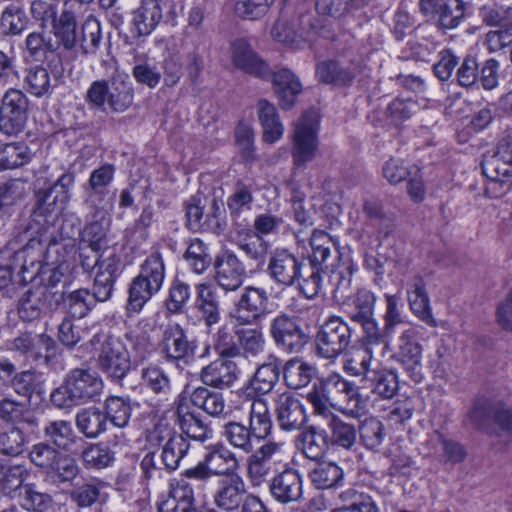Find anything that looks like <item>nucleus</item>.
<instances>
[{"label": "nucleus", "mask_w": 512, "mask_h": 512, "mask_svg": "<svg viewBox=\"0 0 512 512\" xmlns=\"http://www.w3.org/2000/svg\"><path fill=\"white\" fill-rule=\"evenodd\" d=\"M45 243L33 237L20 249L15 242H9L0 250V290L12 280L14 271L18 269L19 281L31 282L42 269Z\"/></svg>", "instance_id": "nucleus-1"}, {"label": "nucleus", "mask_w": 512, "mask_h": 512, "mask_svg": "<svg viewBox=\"0 0 512 512\" xmlns=\"http://www.w3.org/2000/svg\"><path fill=\"white\" fill-rule=\"evenodd\" d=\"M166 275L165 263L159 252L145 258L128 288L127 310L139 313L144 305L162 288Z\"/></svg>", "instance_id": "nucleus-2"}, {"label": "nucleus", "mask_w": 512, "mask_h": 512, "mask_svg": "<svg viewBox=\"0 0 512 512\" xmlns=\"http://www.w3.org/2000/svg\"><path fill=\"white\" fill-rule=\"evenodd\" d=\"M103 381L97 372L91 369L71 370L64 383L51 393V402L58 408H67L89 401L99 396Z\"/></svg>", "instance_id": "nucleus-3"}, {"label": "nucleus", "mask_w": 512, "mask_h": 512, "mask_svg": "<svg viewBox=\"0 0 512 512\" xmlns=\"http://www.w3.org/2000/svg\"><path fill=\"white\" fill-rule=\"evenodd\" d=\"M356 386L339 373H331L316 383L307 394L314 413L322 416L330 414V408L339 402L356 400Z\"/></svg>", "instance_id": "nucleus-4"}, {"label": "nucleus", "mask_w": 512, "mask_h": 512, "mask_svg": "<svg viewBox=\"0 0 512 512\" xmlns=\"http://www.w3.org/2000/svg\"><path fill=\"white\" fill-rule=\"evenodd\" d=\"M100 344L97 367L111 381L120 383L131 369V358L124 342L111 335L96 334L91 344Z\"/></svg>", "instance_id": "nucleus-5"}, {"label": "nucleus", "mask_w": 512, "mask_h": 512, "mask_svg": "<svg viewBox=\"0 0 512 512\" xmlns=\"http://www.w3.org/2000/svg\"><path fill=\"white\" fill-rule=\"evenodd\" d=\"M85 101L92 109L104 111L105 106L116 113L126 111L133 102V90L125 80L93 81L86 91Z\"/></svg>", "instance_id": "nucleus-6"}, {"label": "nucleus", "mask_w": 512, "mask_h": 512, "mask_svg": "<svg viewBox=\"0 0 512 512\" xmlns=\"http://www.w3.org/2000/svg\"><path fill=\"white\" fill-rule=\"evenodd\" d=\"M483 174L489 179L486 186V194L491 198H500L507 194L512 184V147L508 144H500L496 152L485 157L482 162Z\"/></svg>", "instance_id": "nucleus-7"}, {"label": "nucleus", "mask_w": 512, "mask_h": 512, "mask_svg": "<svg viewBox=\"0 0 512 512\" xmlns=\"http://www.w3.org/2000/svg\"><path fill=\"white\" fill-rule=\"evenodd\" d=\"M319 114L315 109L305 111L295 123L292 137L294 165L303 167L311 162L318 148Z\"/></svg>", "instance_id": "nucleus-8"}, {"label": "nucleus", "mask_w": 512, "mask_h": 512, "mask_svg": "<svg viewBox=\"0 0 512 512\" xmlns=\"http://www.w3.org/2000/svg\"><path fill=\"white\" fill-rule=\"evenodd\" d=\"M269 333L276 346L287 353H299L310 340L307 328L286 313L275 316L269 324Z\"/></svg>", "instance_id": "nucleus-9"}, {"label": "nucleus", "mask_w": 512, "mask_h": 512, "mask_svg": "<svg viewBox=\"0 0 512 512\" xmlns=\"http://www.w3.org/2000/svg\"><path fill=\"white\" fill-rule=\"evenodd\" d=\"M352 329L341 317L331 316L319 330L317 352L323 358L332 359L344 353L351 343Z\"/></svg>", "instance_id": "nucleus-10"}, {"label": "nucleus", "mask_w": 512, "mask_h": 512, "mask_svg": "<svg viewBox=\"0 0 512 512\" xmlns=\"http://www.w3.org/2000/svg\"><path fill=\"white\" fill-rule=\"evenodd\" d=\"M189 448V444L186 439L180 435L169 437L168 440L163 444L161 459L165 468H161L156 465L155 453H147L141 463L140 469L143 477L147 480L160 479L164 477L163 471H173L177 469L180 460L185 456Z\"/></svg>", "instance_id": "nucleus-11"}, {"label": "nucleus", "mask_w": 512, "mask_h": 512, "mask_svg": "<svg viewBox=\"0 0 512 512\" xmlns=\"http://www.w3.org/2000/svg\"><path fill=\"white\" fill-rule=\"evenodd\" d=\"M28 99L23 92L9 89L0 104V131L6 136H16L27 122Z\"/></svg>", "instance_id": "nucleus-12"}, {"label": "nucleus", "mask_w": 512, "mask_h": 512, "mask_svg": "<svg viewBox=\"0 0 512 512\" xmlns=\"http://www.w3.org/2000/svg\"><path fill=\"white\" fill-rule=\"evenodd\" d=\"M418 332L414 327L403 330L397 339L396 360L401 364L407 376L419 383L423 379L422 345L417 340Z\"/></svg>", "instance_id": "nucleus-13"}, {"label": "nucleus", "mask_w": 512, "mask_h": 512, "mask_svg": "<svg viewBox=\"0 0 512 512\" xmlns=\"http://www.w3.org/2000/svg\"><path fill=\"white\" fill-rule=\"evenodd\" d=\"M161 349L168 361L189 364L195 358L197 341L190 339L181 325L168 324L163 330Z\"/></svg>", "instance_id": "nucleus-14"}, {"label": "nucleus", "mask_w": 512, "mask_h": 512, "mask_svg": "<svg viewBox=\"0 0 512 512\" xmlns=\"http://www.w3.org/2000/svg\"><path fill=\"white\" fill-rule=\"evenodd\" d=\"M269 297L262 287L246 286L235 303L232 317L239 325H252L267 313Z\"/></svg>", "instance_id": "nucleus-15"}, {"label": "nucleus", "mask_w": 512, "mask_h": 512, "mask_svg": "<svg viewBox=\"0 0 512 512\" xmlns=\"http://www.w3.org/2000/svg\"><path fill=\"white\" fill-rule=\"evenodd\" d=\"M303 262L287 249H275L270 253L267 275L278 286L291 287L302 277Z\"/></svg>", "instance_id": "nucleus-16"}, {"label": "nucleus", "mask_w": 512, "mask_h": 512, "mask_svg": "<svg viewBox=\"0 0 512 512\" xmlns=\"http://www.w3.org/2000/svg\"><path fill=\"white\" fill-rule=\"evenodd\" d=\"M238 462L229 450H218L209 453L204 461L184 473L187 478H209L213 476L233 477Z\"/></svg>", "instance_id": "nucleus-17"}, {"label": "nucleus", "mask_w": 512, "mask_h": 512, "mask_svg": "<svg viewBox=\"0 0 512 512\" xmlns=\"http://www.w3.org/2000/svg\"><path fill=\"white\" fill-rule=\"evenodd\" d=\"M95 265L97 272L92 294L99 302H106L112 297L115 282L122 273L121 260L117 255L111 254L103 259L98 257Z\"/></svg>", "instance_id": "nucleus-18"}, {"label": "nucleus", "mask_w": 512, "mask_h": 512, "mask_svg": "<svg viewBox=\"0 0 512 512\" xmlns=\"http://www.w3.org/2000/svg\"><path fill=\"white\" fill-rule=\"evenodd\" d=\"M470 419L480 429H486L493 421L512 435V411L502 402L478 399L470 412Z\"/></svg>", "instance_id": "nucleus-19"}, {"label": "nucleus", "mask_w": 512, "mask_h": 512, "mask_svg": "<svg viewBox=\"0 0 512 512\" xmlns=\"http://www.w3.org/2000/svg\"><path fill=\"white\" fill-rule=\"evenodd\" d=\"M195 291L194 308L205 326L210 328L219 323L221 305L217 286L211 282H203L195 286Z\"/></svg>", "instance_id": "nucleus-20"}, {"label": "nucleus", "mask_w": 512, "mask_h": 512, "mask_svg": "<svg viewBox=\"0 0 512 512\" xmlns=\"http://www.w3.org/2000/svg\"><path fill=\"white\" fill-rule=\"evenodd\" d=\"M279 426L286 431L299 430L306 422V413L300 399L291 392H284L275 400Z\"/></svg>", "instance_id": "nucleus-21"}, {"label": "nucleus", "mask_w": 512, "mask_h": 512, "mask_svg": "<svg viewBox=\"0 0 512 512\" xmlns=\"http://www.w3.org/2000/svg\"><path fill=\"white\" fill-rule=\"evenodd\" d=\"M230 50L233 64L238 69L262 79L270 75L268 64L254 52L244 38L232 41Z\"/></svg>", "instance_id": "nucleus-22"}, {"label": "nucleus", "mask_w": 512, "mask_h": 512, "mask_svg": "<svg viewBox=\"0 0 512 512\" xmlns=\"http://www.w3.org/2000/svg\"><path fill=\"white\" fill-rule=\"evenodd\" d=\"M75 177L72 173L62 174L57 181L48 190L39 192L38 206L34 210V215L50 213L54 210L52 206L62 210L70 200V189L74 185Z\"/></svg>", "instance_id": "nucleus-23"}, {"label": "nucleus", "mask_w": 512, "mask_h": 512, "mask_svg": "<svg viewBox=\"0 0 512 512\" xmlns=\"http://www.w3.org/2000/svg\"><path fill=\"white\" fill-rule=\"evenodd\" d=\"M243 263L232 252H225L215 262V280L219 287L230 292L239 289L244 281Z\"/></svg>", "instance_id": "nucleus-24"}, {"label": "nucleus", "mask_w": 512, "mask_h": 512, "mask_svg": "<svg viewBox=\"0 0 512 512\" xmlns=\"http://www.w3.org/2000/svg\"><path fill=\"white\" fill-rule=\"evenodd\" d=\"M407 301L412 313L430 327H437L438 322L432 314L426 283L419 275L412 276L407 283Z\"/></svg>", "instance_id": "nucleus-25"}, {"label": "nucleus", "mask_w": 512, "mask_h": 512, "mask_svg": "<svg viewBox=\"0 0 512 512\" xmlns=\"http://www.w3.org/2000/svg\"><path fill=\"white\" fill-rule=\"evenodd\" d=\"M273 90L283 110H290L303 90L299 78L289 69L282 68L273 74Z\"/></svg>", "instance_id": "nucleus-26"}, {"label": "nucleus", "mask_w": 512, "mask_h": 512, "mask_svg": "<svg viewBox=\"0 0 512 512\" xmlns=\"http://www.w3.org/2000/svg\"><path fill=\"white\" fill-rule=\"evenodd\" d=\"M238 374L239 370L234 361L218 359L202 368L200 377L206 386L225 389L235 382Z\"/></svg>", "instance_id": "nucleus-27"}, {"label": "nucleus", "mask_w": 512, "mask_h": 512, "mask_svg": "<svg viewBox=\"0 0 512 512\" xmlns=\"http://www.w3.org/2000/svg\"><path fill=\"white\" fill-rule=\"evenodd\" d=\"M362 69L360 61L343 66L337 61L329 60L317 65L316 75L321 82L326 84L350 85L356 75L362 72Z\"/></svg>", "instance_id": "nucleus-28"}, {"label": "nucleus", "mask_w": 512, "mask_h": 512, "mask_svg": "<svg viewBox=\"0 0 512 512\" xmlns=\"http://www.w3.org/2000/svg\"><path fill=\"white\" fill-rule=\"evenodd\" d=\"M93 212L81 232V240L94 252H100L107 246L106 234L108 230V219L104 206L91 207Z\"/></svg>", "instance_id": "nucleus-29"}, {"label": "nucleus", "mask_w": 512, "mask_h": 512, "mask_svg": "<svg viewBox=\"0 0 512 512\" xmlns=\"http://www.w3.org/2000/svg\"><path fill=\"white\" fill-rule=\"evenodd\" d=\"M311 28L309 18L306 21L302 18L291 22L280 19L272 27L271 35L281 43L298 47L310 39Z\"/></svg>", "instance_id": "nucleus-30"}, {"label": "nucleus", "mask_w": 512, "mask_h": 512, "mask_svg": "<svg viewBox=\"0 0 512 512\" xmlns=\"http://www.w3.org/2000/svg\"><path fill=\"white\" fill-rule=\"evenodd\" d=\"M9 497L18 500L22 508L32 512H54V501L47 493L36 491L32 485L19 482L9 493Z\"/></svg>", "instance_id": "nucleus-31"}, {"label": "nucleus", "mask_w": 512, "mask_h": 512, "mask_svg": "<svg viewBox=\"0 0 512 512\" xmlns=\"http://www.w3.org/2000/svg\"><path fill=\"white\" fill-rule=\"evenodd\" d=\"M162 10L158 0H141L132 12V26L137 36L149 35L159 24Z\"/></svg>", "instance_id": "nucleus-32"}, {"label": "nucleus", "mask_w": 512, "mask_h": 512, "mask_svg": "<svg viewBox=\"0 0 512 512\" xmlns=\"http://www.w3.org/2000/svg\"><path fill=\"white\" fill-rule=\"evenodd\" d=\"M176 416L181 431L187 437L200 442H204L211 438L212 431L202 421L198 414L190 410L189 406L185 402H178Z\"/></svg>", "instance_id": "nucleus-33"}, {"label": "nucleus", "mask_w": 512, "mask_h": 512, "mask_svg": "<svg viewBox=\"0 0 512 512\" xmlns=\"http://www.w3.org/2000/svg\"><path fill=\"white\" fill-rule=\"evenodd\" d=\"M41 346L45 349L44 360L49 365L52 358L55 356L57 345L56 342L48 335L40 334L33 337L30 334H21L16 337L12 342V349L22 354H30L34 359L40 356L38 347Z\"/></svg>", "instance_id": "nucleus-34"}, {"label": "nucleus", "mask_w": 512, "mask_h": 512, "mask_svg": "<svg viewBox=\"0 0 512 512\" xmlns=\"http://www.w3.org/2000/svg\"><path fill=\"white\" fill-rule=\"evenodd\" d=\"M235 243L239 250L257 267L262 266L267 258L269 244L262 236L248 229L246 231H237Z\"/></svg>", "instance_id": "nucleus-35"}, {"label": "nucleus", "mask_w": 512, "mask_h": 512, "mask_svg": "<svg viewBox=\"0 0 512 512\" xmlns=\"http://www.w3.org/2000/svg\"><path fill=\"white\" fill-rule=\"evenodd\" d=\"M48 292L44 287L27 290L19 299L18 313L22 320L39 319L47 309Z\"/></svg>", "instance_id": "nucleus-36"}, {"label": "nucleus", "mask_w": 512, "mask_h": 512, "mask_svg": "<svg viewBox=\"0 0 512 512\" xmlns=\"http://www.w3.org/2000/svg\"><path fill=\"white\" fill-rule=\"evenodd\" d=\"M372 355V348L364 346L352 349L344 355V371L352 376H362L365 380L378 365Z\"/></svg>", "instance_id": "nucleus-37"}, {"label": "nucleus", "mask_w": 512, "mask_h": 512, "mask_svg": "<svg viewBox=\"0 0 512 512\" xmlns=\"http://www.w3.org/2000/svg\"><path fill=\"white\" fill-rule=\"evenodd\" d=\"M257 113L263 128V141L271 144L280 140L284 133V127L276 107L267 100L261 99L257 103Z\"/></svg>", "instance_id": "nucleus-38"}, {"label": "nucleus", "mask_w": 512, "mask_h": 512, "mask_svg": "<svg viewBox=\"0 0 512 512\" xmlns=\"http://www.w3.org/2000/svg\"><path fill=\"white\" fill-rule=\"evenodd\" d=\"M249 410V427L255 440L267 438L272 430V420L267 403L258 398L247 402Z\"/></svg>", "instance_id": "nucleus-39"}, {"label": "nucleus", "mask_w": 512, "mask_h": 512, "mask_svg": "<svg viewBox=\"0 0 512 512\" xmlns=\"http://www.w3.org/2000/svg\"><path fill=\"white\" fill-rule=\"evenodd\" d=\"M114 169L111 165H104L91 173L89 184L91 191L87 197L90 207L105 206L110 200L107 186L111 183Z\"/></svg>", "instance_id": "nucleus-40"}, {"label": "nucleus", "mask_w": 512, "mask_h": 512, "mask_svg": "<svg viewBox=\"0 0 512 512\" xmlns=\"http://www.w3.org/2000/svg\"><path fill=\"white\" fill-rule=\"evenodd\" d=\"M310 245L312 248L311 262L315 265H326L329 258L341 260L339 257L338 243L336 239L323 230H314Z\"/></svg>", "instance_id": "nucleus-41"}, {"label": "nucleus", "mask_w": 512, "mask_h": 512, "mask_svg": "<svg viewBox=\"0 0 512 512\" xmlns=\"http://www.w3.org/2000/svg\"><path fill=\"white\" fill-rule=\"evenodd\" d=\"M316 372L315 366L298 357L288 360L283 368L284 381L292 389L307 386L316 376Z\"/></svg>", "instance_id": "nucleus-42"}, {"label": "nucleus", "mask_w": 512, "mask_h": 512, "mask_svg": "<svg viewBox=\"0 0 512 512\" xmlns=\"http://www.w3.org/2000/svg\"><path fill=\"white\" fill-rule=\"evenodd\" d=\"M355 270L354 264L349 259L340 260L335 266L332 265L328 275V284L334 298L340 300L347 296Z\"/></svg>", "instance_id": "nucleus-43"}, {"label": "nucleus", "mask_w": 512, "mask_h": 512, "mask_svg": "<svg viewBox=\"0 0 512 512\" xmlns=\"http://www.w3.org/2000/svg\"><path fill=\"white\" fill-rule=\"evenodd\" d=\"M280 366V360L272 354L269 355L266 362L255 371L251 380L252 388L259 394L269 393L279 380Z\"/></svg>", "instance_id": "nucleus-44"}, {"label": "nucleus", "mask_w": 512, "mask_h": 512, "mask_svg": "<svg viewBox=\"0 0 512 512\" xmlns=\"http://www.w3.org/2000/svg\"><path fill=\"white\" fill-rule=\"evenodd\" d=\"M43 433L49 444L61 450H70L77 440L71 422L66 420L48 422Z\"/></svg>", "instance_id": "nucleus-45"}, {"label": "nucleus", "mask_w": 512, "mask_h": 512, "mask_svg": "<svg viewBox=\"0 0 512 512\" xmlns=\"http://www.w3.org/2000/svg\"><path fill=\"white\" fill-rule=\"evenodd\" d=\"M31 159V150L23 142L0 145V172L23 167Z\"/></svg>", "instance_id": "nucleus-46"}, {"label": "nucleus", "mask_w": 512, "mask_h": 512, "mask_svg": "<svg viewBox=\"0 0 512 512\" xmlns=\"http://www.w3.org/2000/svg\"><path fill=\"white\" fill-rule=\"evenodd\" d=\"M107 415L97 407L83 409L76 415V426L89 438H95L107 428Z\"/></svg>", "instance_id": "nucleus-47"}, {"label": "nucleus", "mask_w": 512, "mask_h": 512, "mask_svg": "<svg viewBox=\"0 0 512 512\" xmlns=\"http://www.w3.org/2000/svg\"><path fill=\"white\" fill-rule=\"evenodd\" d=\"M299 447L307 458L320 459L328 447L326 431L309 427L299 435Z\"/></svg>", "instance_id": "nucleus-48"}, {"label": "nucleus", "mask_w": 512, "mask_h": 512, "mask_svg": "<svg viewBox=\"0 0 512 512\" xmlns=\"http://www.w3.org/2000/svg\"><path fill=\"white\" fill-rule=\"evenodd\" d=\"M367 381L370 382L373 393L383 399H392L399 389L397 374L391 370L379 369L378 366L373 369Z\"/></svg>", "instance_id": "nucleus-49"}, {"label": "nucleus", "mask_w": 512, "mask_h": 512, "mask_svg": "<svg viewBox=\"0 0 512 512\" xmlns=\"http://www.w3.org/2000/svg\"><path fill=\"white\" fill-rule=\"evenodd\" d=\"M97 302L99 301L95 296L85 288L72 291L64 299L68 315L77 319L86 317L96 306Z\"/></svg>", "instance_id": "nucleus-50"}, {"label": "nucleus", "mask_w": 512, "mask_h": 512, "mask_svg": "<svg viewBox=\"0 0 512 512\" xmlns=\"http://www.w3.org/2000/svg\"><path fill=\"white\" fill-rule=\"evenodd\" d=\"M28 18L24 9L17 4H9L0 16V30L5 36H18L27 28Z\"/></svg>", "instance_id": "nucleus-51"}, {"label": "nucleus", "mask_w": 512, "mask_h": 512, "mask_svg": "<svg viewBox=\"0 0 512 512\" xmlns=\"http://www.w3.org/2000/svg\"><path fill=\"white\" fill-rule=\"evenodd\" d=\"M466 3L463 0H445L433 22L440 28H457L465 17Z\"/></svg>", "instance_id": "nucleus-52"}, {"label": "nucleus", "mask_w": 512, "mask_h": 512, "mask_svg": "<svg viewBox=\"0 0 512 512\" xmlns=\"http://www.w3.org/2000/svg\"><path fill=\"white\" fill-rule=\"evenodd\" d=\"M193 491L188 482L172 483L169 498L163 503L169 512H191L193 505Z\"/></svg>", "instance_id": "nucleus-53"}, {"label": "nucleus", "mask_w": 512, "mask_h": 512, "mask_svg": "<svg viewBox=\"0 0 512 512\" xmlns=\"http://www.w3.org/2000/svg\"><path fill=\"white\" fill-rule=\"evenodd\" d=\"M327 425L331 432L330 440L333 445L347 450L354 446L357 439V430L354 425L336 415L330 416Z\"/></svg>", "instance_id": "nucleus-54"}, {"label": "nucleus", "mask_w": 512, "mask_h": 512, "mask_svg": "<svg viewBox=\"0 0 512 512\" xmlns=\"http://www.w3.org/2000/svg\"><path fill=\"white\" fill-rule=\"evenodd\" d=\"M24 82L27 91L35 97H43L52 93V84L48 70L42 66H34L27 70Z\"/></svg>", "instance_id": "nucleus-55"}, {"label": "nucleus", "mask_w": 512, "mask_h": 512, "mask_svg": "<svg viewBox=\"0 0 512 512\" xmlns=\"http://www.w3.org/2000/svg\"><path fill=\"white\" fill-rule=\"evenodd\" d=\"M190 399L194 406L203 409L211 416H219L225 409L223 395L219 392L210 391L206 387L196 388Z\"/></svg>", "instance_id": "nucleus-56"}, {"label": "nucleus", "mask_w": 512, "mask_h": 512, "mask_svg": "<svg viewBox=\"0 0 512 512\" xmlns=\"http://www.w3.org/2000/svg\"><path fill=\"white\" fill-rule=\"evenodd\" d=\"M25 47L28 54L35 60L41 61L47 58L57 48V42L52 40L50 33L46 31H35L27 35Z\"/></svg>", "instance_id": "nucleus-57"}, {"label": "nucleus", "mask_w": 512, "mask_h": 512, "mask_svg": "<svg viewBox=\"0 0 512 512\" xmlns=\"http://www.w3.org/2000/svg\"><path fill=\"white\" fill-rule=\"evenodd\" d=\"M222 435L234 448L245 453L253 451L254 437L245 425L238 422H229L224 425Z\"/></svg>", "instance_id": "nucleus-58"}, {"label": "nucleus", "mask_w": 512, "mask_h": 512, "mask_svg": "<svg viewBox=\"0 0 512 512\" xmlns=\"http://www.w3.org/2000/svg\"><path fill=\"white\" fill-rule=\"evenodd\" d=\"M0 419L10 423L26 422L30 425L35 424V419L30 414L27 405L12 398L0 400Z\"/></svg>", "instance_id": "nucleus-59"}, {"label": "nucleus", "mask_w": 512, "mask_h": 512, "mask_svg": "<svg viewBox=\"0 0 512 512\" xmlns=\"http://www.w3.org/2000/svg\"><path fill=\"white\" fill-rule=\"evenodd\" d=\"M358 431L362 445L369 450H376L385 438L382 422L374 417L362 421Z\"/></svg>", "instance_id": "nucleus-60"}, {"label": "nucleus", "mask_w": 512, "mask_h": 512, "mask_svg": "<svg viewBox=\"0 0 512 512\" xmlns=\"http://www.w3.org/2000/svg\"><path fill=\"white\" fill-rule=\"evenodd\" d=\"M184 258L196 274H203L211 264L208 247L198 238L191 240Z\"/></svg>", "instance_id": "nucleus-61"}, {"label": "nucleus", "mask_w": 512, "mask_h": 512, "mask_svg": "<svg viewBox=\"0 0 512 512\" xmlns=\"http://www.w3.org/2000/svg\"><path fill=\"white\" fill-rule=\"evenodd\" d=\"M55 36L66 49H72L78 43L76 18L73 12L64 10L54 24Z\"/></svg>", "instance_id": "nucleus-62"}, {"label": "nucleus", "mask_w": 512, "mask_h": 512, "mask_svg": "<svg viewBox=\"0 0 512 512\" xmlns=\"http://www.w3.org/2000/svg\"><path fill=\"white\" fill-rule=\"evenodd\" d=\"M235 334L238 337V346L243 350L246 357H255L264 351L265 337L261 329H239Z\"/></svg>", "instance_id": "nucleus-63"}, {"label": "nucleus", "mask_w": 512, "mask_h": 512, "mask_svg": "<svg viewBox=\"0 0 512 512\" xmlns=\"http://www.w3.org/2000/svg\"><path fill=\"white\" fill-rule=\"evenodd\" d=\"M253 203L252 188L243 182H237L234 190L227 198V207L232 218H237L246 210H250Z\"/></svg>", "instance_id": "nucleus-64"}]
</instances>
